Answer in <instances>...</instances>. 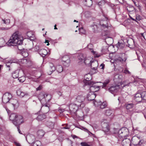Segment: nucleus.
Masks as SVG:
<instances>
[{
    "mask_svg": "<svg viewBox=\"0 0 146 146\" xmlns=\"http://www.w3.org/2000/svg\"><path fill=\"white\" fill-rule=\"evenodd\" d=\"M92 62V61L91 60V58L90 57L88 58H85L83 61L84 63L89 66H90Z\"/></svg>",
    "mask_w": 146,
    "mask_h": 146,
    "instance_id": "nucleus-29",
    "label": "nucleus"
},
{
    "mask_svg": "<svg viewBox=\"0 0 146 146\" xmlns=\"http://www.w3.org/2000/svg\"><path fill=\"white\" fill-rule=\"evenodd\" d=\"M12 76L14 78H16L19 77V71L18 70L14 71L12 73Z\"/></svg>",
    "mask_w": 146,
    "mask_h": 146,
    "instance_id": "nucleus-35",
    "label": "nucleus"
},
{
    "mask_svg": "<svg viewBox=\"0 0 146 146\" xmlns=\"http://www.w3.org/2000/svg\"><path fill=\"white\" fill-rule=\"evenodd\" d=\"M12 63V62H7L6 63V65L7 67H10Z\"/></svg>",
    "mask_w": 146,
    "mask_h": 146,
    "instance_id": "nucleus-58",
    "label": "nucleus"
},
{
    "mask_svg": "<svg viewBox=\"0 0 146 146\" xmlns=\"http://www.w3.org/2000/svg\"><path fill=\"white\" fill-rule=\"evenodd\" d=\"M62 60L63 62L64 65L66 66H69L70 62V60L69 56L67 55L63 56L62 58Z\"/></svg>",
    "mask_w": 146,
    "mask_h": 146,
    "instance_id": "nucleus-10",
    "label": "nucleus"
},
{
    "mask_svg": "<svg viewBox=\"0 0 146 146\" xmlns=\"http://www.w3.org/2000/svg\"><path fill=\"white\" fill-rule=\"evenodd\" d=\"M141 94L142 100H146V91L143 92Z\"/></svg>",
    "mask_w": 146,
    "mask_h": 146,
    "instance_id": "nucleus-41",
    "label": "nucleus"
},
{
    "mask_svg": "<svg viewBox=\"0 0 146 146\" xmlns=\"http://www.w3.org/2000/svg\"><path fill=\"white\" fill-rule=\"evenodd\" d=\"M105 66V65L103 64H102L100 65V67H101V69H104Z\"/></svg>",
    "mask_w": 146,
    "mask_h": 146,
    "instance_id": "nucleus-63",
    "label": "nucleus"
},
{
    "mask_svg": "<svg viewBox=\"0 0 146 146\" xmlns=\"http://www.w3.org/2000/svg\"><path fill=\"white\" fill-rule=\"evenodd\" d=\"M56 70V68L54 66L52 63H50L49 65V67L47 70V72L48 74H51L52 72Z\"/></svg>",
    "mask_w": 146,
    "mask_h": 146,
    "instance_id": "nucleus-19",
    "label": "nucleus"
},
{
    "mask_svg": "<svg viewBox=\"0 0 146 146\" xmlns=\"http://www.w3.org/2000/svg\"><path fill=\"white\" fill-rule=\"evenodd\" d=\"M46 125L49 128L52 129L54 127V123L52 121H49L47 122Z\"/></svg>",
    "mask_w": 146,
    "mask_h": 146,
    "instance_id": "nucleus-34",
    "label": "nucleus"
},
{
    "mask_svg": "<svg viewBox=\"0 0 146 146\" xmlns=\"http://www.w3.org/2000/svg\"><path fill=\"white\" fill-rule=\"evenodd\" d=\"M133 99L137 102H141L142 100L141 93H137L135 94L134 96Z\"/></svg>",
    "mask_w": 146,
    "mask_h": 146,
    "instance_id": "nucleus-20",
    "label": "nucleus"
},
{
    "mask_svg": "<svg viewBox=\"0 0 146 146\" xmlns=\"http://www.w3.org/2000/svg\"><path fill=\"white\" fill-rule=\"evenodd\" d=\"M34 50L35 51H38L40 50L39 46H36L34 48Z\"/></svg>",
    "mask_w": 146,
    "mask_h": 146,
    "instance_id": "nucleus-50",
    "label": "nucleus"
},
{
    "mask_svg": "<svg viewBox=\"0 0 146 146\" xmlns=\"http://www.w3.org/2000/svg\"><path fill=\"white\" fill-rule=\"evenodd\" d=\"M104 2L103 1H100L98 3V5L99 6L102 5L104 4Z\"/></svg>",
    "mask_w": 146,
    "mask_h": 146,
    "instance_id": "nucleus-57",
    "label": "nucleus"
},
{
    "mask_svg": "<svg viewBox=\"0 0 146 146\" xmlns=\"http://www.w3.org/2000/svg\"><path fill=\"white\" fill-rule=\"evenodd\" d=\"M113 111L110 108H108L105 110V114L107 116H110L111 115H113Z\"/></svg>",
    "mask_w": 146,
    "mask_h": 146,
    "instance_id": "nucleus-32",
    "label": "nucleus"
},
{
    "mask_svg": "<svg viewBox=\"0 0 146 146\" xmlns=\"http://www.w3.org/2000/svg\"><path fill=\"white\" fill-rule=\"evenodd\" d=\"M46 118V116L44 114H41L39 115L36 118V119L39 121H40Z\"/></svg>",
    "mask_w": 146,
    "mask_h": 146,
    "instance_id": "nucleus-28",
    "label": "nucleus"
},
{
    "mask_svg": "<svg viewBox=\"0 0 146 146\" xmlns=\"http://www.w3.org/2000/svg\"><path fill=\"white\" fill-rule=\"evenodd\" d=\"M92 52L94 55L95 57L98 58L100 56V55L98 54V52L96 51H94L93 50H92Z\"/></svg>",
    "mask_w": 146,
    "mask_h": 146,
    "instance_id": "nucleus-45",
    "label": "nucleus"
},
{
    "mask_svg": "<svg viewBox=\"0 0 146 146\" xmlns=\"http://www.w3.org/2000/svg\"><path fill=\"white\" fill-rule=\"evenodd\" d=\"M102 36L104 39H107V41H108V39L109 38L111 41L113 40L112 38L110 37V32L109 31H104L102 32Z\"/></svg>",
    "mask_w": 146,
    "mask_h": 146,
    "instance_id": "nucleus-11",
    "label": "nucleus"
},
{
    "mask_svg": "<svg viewBox=\"0 0 146 146\" xmlns=\"http://www.w3.org/2000/svg\"><path fill=\"white\" fill-rule=\"evenodd\" d=\"M84 5L88 7H90L92 4L91 0H85L84 2Z\"/></svg>",
    "mask_w": 146,
    "mask_h": 146,
    "instance_id": "nucleus-30",
    "label": "nucleus"
},
{
    "mask_svg": "<svg viewBox=\"0 0 146 146\" xmlns=\"http://www.w3.org/2000/svg\"><path fill=\"white\" fill-rule=\"evenodd\" d=\"M94 105L96 107L100 106V108L101 109L105 108L107 106L106 103L105 102L102 103V102L100 101L96 102L95 101L94 103Z\"/></svg>",
    "mask_w": 146,
    "mask_h": 146,
    "instance_id": "nucleus-15",
    "label": "nucleus"
},
{
    "mask_svg": "<svg viewBox=\"0 0 146 146\" xmlns=\"http://www.w3.org/2000/svg\"><path fill=\"white\" fill-rule=\"evenodd\" d=\"M38 53L42 57H44L48 53L47 51L44 49L40 50Z\"/></svg>",
    "mask_w": 146,
    "mask_h": 146,
    "instance_id": "nucleus-25",
    "label": "nucleus"
},
{
    "mask_svg": "<svg viewBox=\"0 0 146 146\" xmlns=\"http://www.w3.org/2000/svg\"><path fill=\"white\" fill-rule=\"evenodd\" d=\"M26 139L28 143L30 144H33L35 140V136L32 134H28L26 137Z\"/></svg>",
    "mask_w": 146,
    "mask_h": 146,
    "instance_id": "nucleus-12",
    "label": "nucleus"
},
{
    "mask_svg": "<svg viewBox=\"0 0 146 146\" xmlns=\"http://www.w3.org/2000/svg\"><path fill=\"white\" fill-rule=\"evenodd\" d=\"M142 17L139 15H137L136 16V19L137 21H139L141 19Z\"/></svg>",
    "mask_w": 146,
    "mask_h": 146,
    "instance_id": "nucleus-51",
    "label": "nucleus"
},
{
    "mask_svg": "<svg viewBox=\"0 0 146 146\" xmlns=\"http://www.w3.org/2000/svg\"><path fill=\"white\" fill-rule=\"evenodd\" d=\"M93 29H94V32H96L97 30V29L98 28V26L97 24H94L93 25Z\"/></svg>",
    "mask_w": 146,
    "mask_h": 146,
    "instance_id": "nucleus-49",
    "label": "nucleus"
},
{
    "mask_svg": "<svg viewBox=\"0 0 146 146\" xmlns=\"http://www.w3.org/2000/svg\"><path fill=\"white\" fill-rule=\"evenodd\" d=\"M24 122L23 117L20 115H18L16 119L13 121V124L15 126H17L21 124Z\"/></svg>",
    "mask_w": 146,
    "mask_h": 146,
    "instance_id": "nucleus-8",
    "label": "nucleus"
},
{
    "mask_svg": "<svg viewBox=\"0 0 146 146\" xmlns=\"http://www.w3.org/2000/svg\"><path fill=\"white\" fill-rule=\"evenodd\" d=\"M25 96L24 93L23 92H22L20 96L21 97H23L24 96Z\"/></svg>",
    "mask_w": 146,
    "mask_h": 146,
    "instance_id": "nucleus-62",
    "label": "nucleus"
},
{
    "mask_svg": "<svg viewBox=\"0 0 146 146\" xmlns=\"http://www.w3.org/2000/svg\"><path fill=\"white\" fill-rule=\"evenodd\" d=\"M9 102L13 105L14 109L17 108L19 106L18 101L17 99H11Z\"/></svg>",
    "mask_w": 146,
    "mask_h": 146,
    "instance_id": "nucleus-16",
    "label": "nucleus"
},
{
    "mask_svg": "<svg viewBox=\"0 0 146 146\" xmlns=\"http://www.w3.org/2000/svg\"><path fill=\"white\" fill-rule=\"evenodd\" d=\"M120 88L119 86L116 85L114 86H112L108 90L112 94L117 92Z\"/></svg>",
    "mask_w": 146,
    "mask_h": 146,
    "instance_id": "nucleus-18",
    "label": "nucleus"
},
{
    "mask_svg": "<svg viewBox=\"0 0 146 146\" xmlns=\"http://www.w3.org/2000/svg\"><path fill=\"white\" fill-rule=\"evenodd\" d=\"M96 96L94 93L90 92L87 95V98L89 101L94 100L96 98Z\"/></svg>",
    "mask_w": 146,
    "mask_h": 146,
    "instance_id": "nucleus-24",
    "label": "nucleus"
},
{
    "mask_svg": "<svg viewBox=\"0 0 146 146\" xmlns=\"http://www.w3.org/2000/svg\"><path fill=\"white\" fill-rule=\"evenodd\" d=\"M118 137L120 138H125L129 135V130L127 128L124 127L119 130Z\"/></svg>",
    "mask_w": 146,
    "mask_h": 146,
    "instance_id": "nucleus-4",
    "label": "nucleus"
},
{
    "mask_svg": "<svg viewBox=\"0 0 146 146\" xmlns=\"http://www.w3.org/2000/svg\"><path fill=\"white\" fill-rule=\"evenodd\" d=\"M11 28L9 27H1L0 30L2 31H6L9 29Z\"/></svg>",
    "mask_w": 146,
    "mask_h": 146,
    "instance_id": "nucleus-53",
    "label": "nucleus"
},
{
    "mask_svg": "<svg viewBox=\"0 0 146 146\" xmlns=\"http://www.w3.org/2000/svg\"><path fill=\"white\" fill-rule=\"evenodd\" d=\"M95 84L96 83L93 82L92 85H87L86 87L89 88V90L91 92H92V93H94L98 90L100 87L99 86L96 85Z\"/></svg>",
    "mask_w": 146,
    "mask_h": 146,
    "instance_id": "nucleus-7",
    "label": "nucleus"
},
{
    "mask_svg": "<svg viewBox=\"0 0 146 146\" xmlns=\"http://www.w3.org/2000/svg\"><path fill=\"white\" fill-rule=\"evenodd\" d=\"M18 62L20 64H29L31 63V61L30 60H27L25 58L19 60Z\"/></svg>",
    "mask_w": 146,
    "mask_h": 146,
    "instance_id": "nucleus-23",
    "label": "nucleus"
},
{
    "mask_svg": "<svg viewBox=\"0 0 146 146\" xmlns=\"http://www.w3.org/2000/svg\"><path fill=\"white\" fill-rule=\"evenodd\" d=\"M23 38L22 36L18 32L14 33L10 39L7 42V44L9 46H15L17 45L18 49L22 50L23 49L21 45L22 43Z\"/></svg>",
    "mask_w": 146,
    "mask_h": 146,
    "instance_id": "nucleus-1",
    "label": "nucleus"
},
{
    "mask_svg": "<svg viewBox=\"0 0 146 146\" xmlns=\"http://www.w3.org/2000/svg\"><path fill=\"white\" fill-rule=\"evenodd\" d=\"M101 124L103 131L105 132H108L109 131L110 126L108 123L102 122Z\"/></svg>",
    "mask_w": 146,
    "mask_h": 146,
    "instance_id": "nucleus-17",
    "label": "nucleus"
},
{
    "mask_svg": "<svg viewBox=\"0 0 146 146\" xmlns=\"http://www.w3.org/2000/svg\"><path fill=\"white\" fill-rule=\"evenodd\" d=\"M92 44H89L88 45V48L90 50H92V49L90 47H92Z\"/></svg>",
    "mask_w": 146,
    "mask_h": 146,
    "instance_id": "nucleus-61",
    "label": "nucleus"
},
{
    "mask_svg": "<svg viewBox=\"0 0 146 146\" xmlns=\"http://www.w3.org/2000/svg\"><path fill=\"white\" fill-rule=\"evenodd\" d=\"M42 106L41 107V109L43 110V111L45 113H46L49 110V106L47 104H44V103L42 104Z\"/></svg>",
    "mask_w": 146,
    "mask_h": 146,
    "instance_id": "nucleus-21",
    "label": "nucleus"
},
{
    "mask_svg": "<svg viewBox=\"0 0 146 146\" xmlns=\"http://www.w3.org/2000/svg\"><path fill=\"white\" fill-rule=\"evenodd\" d=\"M132 141L133 144L134 146H137L138 145L142 144V142H141V141L137 137H134L132 138Z\"/></svg>",
    "mask_w": 146,
    "mask_h": 146,
    "instance_id": "nucleus-14",
    "label": "nucleus"
},
{
    "mask_svg": "<svg viewBox=\"0 0 146 146\" xmlns=\"http://www.w3.org/2000/svg\"><path fill=\"white\" fill-rule=\"evenodd\" d=\"M22 92V91L20 89H19L17 91V95L18 96H20Z\"/></svg>",
    "mask_w": 146,
    "mask_h": 146,
    "instance_id": "nucleus-56",
    "label": "nucleus"
},
{
    "mask_svg": "<svg viewBox=\"0 0 146 146\" xmlns=\"http://www.w3.org/2000/svg\"><path fill=\"white\" fill-rule=\"evenodd\" d=\"M76 103L81 108H83L85 106L84 102L85 100L84 96L81 95L77 96L76 98Z\"/></svg>",
    "mask_w": 146,
    "mask_h": 146,
    "instance_id": "nucleus-3",
    "label": "nucleus"
},
{
    "mask_svg": "<svg viewBox=\"0 0 146 146\" xmlns=\"http://www.w3.org/2000/svg\"><path fill=\"white\" fill-rule=\"evenodd\" d=\"M80 32L82 34H84L85 33V31L84 29L83 28H81L79 29Z\"/></svg>",
    "mask_w": 146,
    "mask_h": 146,
    "instance_id": "nucleus-52",
    "label": "nucleus"
},
{
    "mask_svg": "<svg viewBox=\"0 0 146 146\" xmlns=\"http://www.w3.org/2000/svg\"><path fill=\"white\" fill-rule=\"evenodd\" d=\"M77 104H76L72 103L70 104L69 106L70 110L72 113H75L78 110L79 106Z\"/></svg>",
    "mask_w": 146,
    "mask_h": 146,
    "instance_id": "nucleus-9",
    "label": "nucleus"
},
{
    "mask_svg": "<svg viewBox=\"0 0 146 146\" xmlns=\"http://www.w3.org/2000/svg\"><path fill=\"white\" fill-rule=\"evenodd\" d=\"M5 43L4 39L3 38H0V46H3Z\"/></svg>",
    "mask_w": 146,
    "mask_h": 146,
    "instance_id": "nucleus-42",
    "label": "nucleus"
},
{
    "mask_svg": "<svg viewBox=\"0 0 146 146\" xmlns=\"http://www.w3.org/2000/svg\"><path fill=\"white\" fill-rule=\"evenodd\" d=\"M134 104L133 103H127L125 104L126 108L129 110L132 108L134 106Z\"/></svg>",
    "mask_w": 146,
    "mask_h": 146,
    "instance_id": "nucleus-36",
    "label": "nucleus"
},
{
    "mask_svg": "<svg viewBox=\"0 0 146 146\" xmlns=\"http://www.w3.org/2000/svg\"><path fill=\"white\" fill-rule=\"evenodd\" d=\"M66 126L64 127H63L62 128V129H69L70 128V127H68V125L67 124H66Z\"/></svg>",
    "mask_w": 146,
    "mask_h": 146,
    "instance_id": "nucleus-60",
    "label": "nucleus"
},
{
    "mask_svg": "<svg viewBox=\"0 0 146 146\" xmlns=\"http://www.w3.org/2000/svg\"><path fill=\"white\" fill-rule=\"evenodd\" d=\"M41 142L39 141H36L33 145V146H40Z\"/></svg>",
    "mask_w": 146,
    "mask_h": 146,
    "instance_id": "nucleus-43",
    "label": "nucleus"
},
{
    "mask_svg": "<svg viewBox=\"0 0 146 146\" xmlns=\"http://www.w3.org/2000/svg\"><path fill=\"white\" fill-rule=\"evenodd\" d=\"M82 146H89V145L87 143L85 142H82L80 143Z\"/></svg>",
    "mask_w": 146,
    "mask_h": 146,
    "instance_id": "nucleus-54",
    "label": "nucleus"
},
{
    "mask_svg": "<svg viewBox=\"0 0 146 146\" xmlns=\"http://www.w3.org/2000/svg\"><path fill=\"white\" fill-rule=\"evenodd\" d=\"M129 46L130 47H133L134 45V42L132 38H129L127 40Z\"/></svg>",
    "mask_w": 146,
    "mask_h": 146,
    "instance_id": "nucleus-27",
    "label": "nucleus"
},
{
    "mask_svg": "<svg viewBox=\"0 0 146 146\" xmlns=\"http://www.w3.org/2000/svg\"><path fill=\"white\" fill-rule=\"evenodd\" d=\"M109 80H105L103 83L102 88H103L105 87L106 86V85L109 83Z\"/></svg>",
    "mask_w": 146,
    "mask_h": 146,
    "instance_id": "nucleus-46",
    "label": "nucleus"
},
{
    "mask_svg": "<svg viewBox=\"0 0 146 146\" xmlns=\"http://www.w3.org/2000/svg\"><path fill=\"white\" fill-rule=\"evenodd\" d=\"M18 80H19V82H23L25 80V77L24 76H22L19 78L18 79Z\"/></svg>",
    "mask_w": 146,
    "mask_h": 146,
    "instance_id": "nucleus-47",
    "label": "nucleus"
},
{
    "mask_svg": "<svg viewBox=\"0 0 146 146\" xmlns=\"http://www.w3.org/2000/svg\"><path fill=\"white\" fill-rule=\"evenodd\" d=\"M122 56L123 57H124L122 58H120L119 60L121 62H125L127 59V56L125 54H123Z\"/></svg>",
    "mask_w": 146,
    "mask_h": 146,
    "instance_id": "nucleus-39",
    "label": "nucleus"
},
{
    "mask_svg": "<svg viewBox=\"0 0 146 146\" xmlns=\"http://www.w3.org/2000/svg\"><path fill=\"white\" fill-rule=\"evenodd\" d=\"M2 21L4 22V23L6 24H9L10 22V20L9 19H2Z\"/></svg>",
    "mask_w": 146,
    "mask_h": 146,
    "instance_id": "nucleus-48",
    "label": "nucleus"
},
{
    "mask_svg": "<svg viewBox=\"0 0 146 146\" xmlns=\"http://www.w3.org/2000/svg\"><path fill=\"white\" fill-rule=\"evenodd\" d=\"M44 134V132L42 130H39L37 132V134L40 137H42Z\"/></svg>",
    "mask_w": 146,
    "mask_h": 146,
    "instance_id": "nucleus-37",
    "label": "nucleus"
},
{
    "mask_svg": "<svg viewBox=\"0 0 146 146\" xmlns=\"http://www.w3.org/2000/svg\"><path fill=\"white\" fill-rule=\"evenodd\" d=\"M49 96H50L49 94L43 92H41L39 94L38 98L42 104L46 102L47 101H49V100L47 98V97Z\"/></svg>",
    "mask_w": 146,
    "mask_h": 146,
    "instance_id": "nucleus-2",
    "label": "nucleus"
},
{
    "mask_svg": "<svg viewBox=\"0 0 146 146\" xmlns=\"http://www.w3.org/2000/svg\"><path fill=\"white\" fill-rule=\"evenodd\" d=\"M11 95L9 93H6L3 96L2 98V102L4 103L9 102L10 100L11 99Z\"/></svg>",
    "mask_w": 146,
    "mask_h": 146,
    "instance_id": "nucleus-6",
    "label": "nucleus"
},
{
    "mask_svg": "<svg viewBox=\"0 0 146 146\" xmlns=\"http://www.w3.org/2000/svg\"><path fill=\"white\" fill-rule=\"evenodd\" d=\"M108 18L106 17H105V20H101L99 23V25L101 26L104 28H108Z\"/></svg>",
    "mask_w": 146,
    "mask_h": 146,
    "instance_id": "nucleus-13",
    "label": "nucleus"
},
{
    "mask_svg": "<svg viewBox=\"0 0 146 146\" xmlns=\"http://www.w3.org/2000/svg\"><path fill=\"white\" fill-rule=\"evenodd\" d=\"M42 87L41 86H39L37 88H36L37 91L40 90L42 89Z\"/></svg>",
    "mask_w": 146,
    "mask_h": 146,
    "instance_id": "nucleus-59",
    "label": "nucleus"
},
{
    "mask_svg": "<svg viewBox=\"0 0 146 146\" xmlns=\"http://www.w3.org/2000/svg\"><path fill=\"white\" fill-rule=\"evenodd\" d=\"M56 69L57 71L59 73L62 72L63 71L62 67L60 65L57 66Z\"/></svg>",
    "mask_w": 146,
    "mask_h": 146,
    "instance_id": "nucleus-38",
    "label": "nucleus"
},
{
    "mask_svg": "<svg viewBox=\"0 0 146 146\" xmlns=\"http://www.w3.org/2000/svg\"><path fill=\"white\" fill-rule=\"evenodd\" d=\"M21 54L25 58L28 56V53L27 51H23L21 52Z\"/></svg>",
    "mask_w": 146,
    "mask_h": 146,
    "instance_id": "nucleus-40",
    "label": "nucleus"
},
{
    "mask_svg": "<svg viewBox=\"0 0 146 146\" xmlns=\"http://www.w3.org/2000/svg\"><path fill=\"white\" fill-rule=\"evenodd\" d=\"M113 130V133L114 134H116L117 135V136L118 137V136H119L118 132H119V131L118 129H117L114 128Z\"/></svg>",
    "mask_w": 146,
    "mask_h": 146,
    "instance_id": "nucleus-44",
    "label": "nucleus"
},
{
    "mask_svg": "<svg viewBox=\"0 0 146 146\" xmlns=\"http://www.w3.org/2000/svg\"><path fill=\"white\" fill-rule=\"evenodd\" d=\"M92 69L94 70H96L98 66V62L96 61H92L90 65Z\"/></svg>",
    "mask_w": 146,
    "mask_h": 146,
    "instance_id": "nucleus-22",
    "label": "nucleus"
},
{
    "mask_svg": "<svg viewBox=\"0 0 146 146\" xmlns=\"http://www.w3.org/2000/svg\"><path fill=\"white\" fill-rule=\"evenodd\" d=\"M122 143L124 146H128L130 145V140L127 139H125L123 140Z\"/></svg>",
    "mask_w": 146,
    "mask_h": 146,
    "instance_id": "nucleus-33",
    "label": "nucleus"
},
{
    "mask_svg": "<svg viewBox=\"0 0 146 146\" xmlns=\"http://www.w3.org/2000/svg\"><path fill=\"white\" fill-rule=\"evenodd\" d=\"M123 72L125 74H130V72L127 68H125L123 71Z\"/></svg>",
    "mask_w": 146,
    "mask_h": 146,
    "instance_id": "nucleus-55",
    "label": "nucleus"
},
{
    "mask_svg": "<svg viewBox=\"0 0 146 146\" xmlns=\"http://www.w3.org/2000/svg\"><path fill=\"white\" fill-rule=\"evenodd\" d=\"M18 115L16 113H13L11 114L9 118L10 120L12 121L13 123V121L15 120Z\"/></svg>",
    "mask_w": 146,
    "mask_h": 146,
    "instance_id": "nucleus-26",
    "label": "nucleus"
},
{
    "mask_svg": "<svg viewBox=\"0 0 146 146\" xmlns=\"http://www.w3.org/2000/svg\"><path fill=\"white\" fill-rule=\"evenodd\" d=\"M14 143L16 146H21L20 144L19 143L15 142Z\"/></svg>",
    "mask_w": 146,
    "mask_h": 146,
    "instance_id": "nucleus-64",
    "label": "nucleus"
},
{
    "mask_svg": "<svg viewBox=\"0 0 146 146\" xmlns=\"http://www.w3.org/2000/svg\"><path fill=\"white\" fill-rule=\"evenodd\" d=\"M86 56L85 55L83 54H80L78 57V58L80 60V62L84 61L85 59Z\"/></svg>",
    "mask_w": 146,
    "mask_h": 146,
    "instance_id": "nucleus-31",
    "label": "nucleus"
},
{
    "mask_svg": "<svg viewBox=\"0 0 146 146\" xmlns=\"http://www.w3.org/2000/svg\"><path fill=\"white\" fill-rule=\"evenodd\" d=\"M86 81H84V88H86V86L87 85H91L92 84L93 82L90 81L92 79L91 76L90 74H88L84 76Z\"/></svg>",
    "mask_w": 146,
    "mask_h": 146,
    "instance_id": "nucleus-5",
    "label": "nucleus"
}]
</instances>
